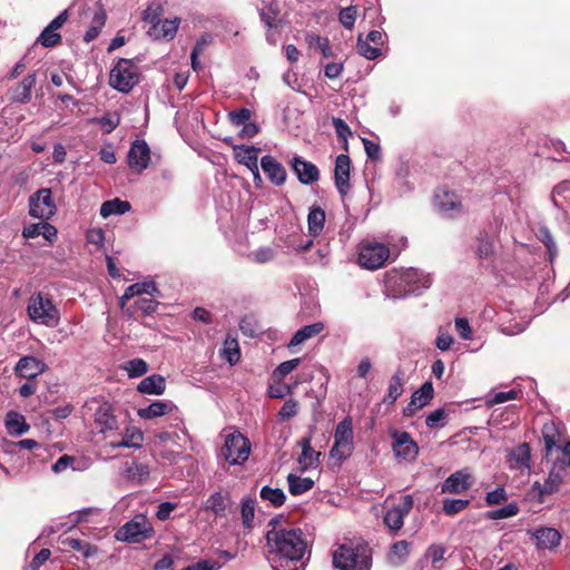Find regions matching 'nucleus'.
I'll use <instances>...</instances> for the list:
<instances>
[{
	"mask_svg": "<svg viewBox=\"0 0 570 570\" xmlns=\"http://www.w3.org/2000/svg\"><path fill=\"white\" fill-rule=\"evenodd\" d=\"M277 521L271 520L266 532L267 559L274 570H304L303 558L307 551V541L301 529H282Z\"/></svg>",
	"mask_w": 570,
	"mask_h": 570,
	"instance_id": "f257e3e1",
	"label": "nucleus"
},
{
	"mask_svg": "<svg viewBox=\"0 0 570 570\" xmlns=\"http://www.w3.org/2000/svg\"><path fill=\"white\" fill-rule=\"evenodd\" d=\"M333 564L338 570H370L371 549L367 544L350 542L340 546L333 553Z\"/></svg>",
	"mask_w": 570,
	"mask_h": 570,
	"instance_id": "f03ea898",
	"label": "nucleus"
},
{
	"mask_svg": "<svg viewBox=\"0 0 570 570\" xmlns=\"http://www.w3.org/2000/svg\"><path fill=\"white\" fill-rule=\"evenodd\" d=\"M27 312L33 323L56 327L60 322V312L48 295L37 293L28 301Z\"/></svg>",
	"mask_w": 570,
	"mask_h": 570,
	"instance_id": "7ed1b4c3",
	"label": "nucleus"
},
{
	"mask_svg": "<svg viewBox=\"0 0 570 570\" xmlns=\"http://www.w3.org/2000/svg\"><path fill=\"white\" fill-rule=\"evenodd\" d=\"M139 69L130 59H119L110 71L109 85L124 94H128L139 82Z\"/></svg>",
	"mask_w": 570,
	"mask_h": 570,
	"instance_id": "20e7f679",
	"label": "nucleus"
},
{
	"mask_svg": "<svg viewBox=\"0 0 570 570\" xmlns=\"http://www.w3.org/2000/svg\"><path fill=\"white\" fill-rule=\"evenodd\" d=\"M353 436V421L351 416H346L336 425L331 456L338 461L347 459L354 450Z\"/></svg>",
	"mask_w": 570,
	"mask_h": 570,
	"instance_id": "39448f33",
	"label": "nucleus"
},
{
	"mask_svg": "<svg viewBox=\"0 0 570 570\" xmlns=\"http://www.w3.org/2000/svg\"><path fill=\"white\" fill-rule=\"evenodd\" d=\"M250 453V443L240 432H233L225 439L220 456L229 464H243Z\"/></svg>",
	"mask_w": 570,
	"mask_h": 570,
	"instance_id": "423d86ee",
	"label": "nucleus"
},
{
	"mask_svg": "<svg viewBox=\"0 0 570 570\" xmlns=\"http://www.w3.org/2000/svg\"><path fill=\"white\" fill-rule=\"evenodd\" d=\"M154 535V528L144 514L135 515L116 532V539L130 543L141 542Z\"/></svg>",
	"mask_w": 570,
	"mask_h": 570,
	"instance_id": "0eeeda50",
	"label": "nucleus"
},
{
	"mask_svg": "<svg viewBox=\"0 0 570 570\" xmlns=\"http://www.w3.org/2000/svg\"><path fill=\"white\" fill-rule=\"evenodd\" d=\"M390 256V249L382 243H363L358 252V263L367 269H377L384 265Z\"/></svg>",
	"mask_w": 570,
	"mask_h": 570,
	"instance_id": "6e6552de",
	"label": "nucleus"
},
{
	"mask_svg": "<svg viewBox=\"0 0 570 570\" xmlns=\"http://www.w3.org/2000/svg\"><path fill=\"white\" fill-rule=\"evenodd\" d=\"M56 210L51 189L41 188L29 197V215L31 217L47 220L55 215Z\"/></svg>",
	"mask_w": 570,
	"mask_h": 570,
	"instance_id": "1a4fd4ad",
	"label": "nucleus"
},
{
	"mask_svg": "<svg viewBox=\"0 0 570 570\" xmlns=\"http://www.w3.org/2000/svg\"><path fill=\"white\" fill-rule=\"evenodd\" d=\"M411 275H413L411 271H389L384 278L386 295L392 298H402L410 295L414 291L413 287H409V277Z\"/></svg>",
	"mask_w": 570,
	"mask_h": 570,
	"instance_id": "9d476101",
	"label": "nucleus"
},
{
	"mask_svg": "<svg viewBox=\"0 0 570 570\" xmlns=\"http://www.w3.org/2000/svg\"><path fill=\"white\" fill-rule=\"evenodd\" d=\"M392 450L395 458L403 462H414L419 454V446L407 432L393 430L391 432Z\"/></svg>",
	"mask_w": 570,
	"mask_h": 570,
	"instance_id": "9b49d317",
	"label": "nucleus"
},
{
	"mask_svg": "<svg viewBox=\"0 0 570 570\" xmlns=\"http://www.w3.org/2000/svg\"><path fill=\"white\" fill-rule=\"evenodd\" d=\"M414 501L411 494L402 495L397 503L387 509L384 515L385 525L397 531L403 527L404 518L411 512Z\"/></svg>",
	"mask_w": 570,
	"mask_h": 570,
	"instance_id": "f8f14e48",
	"label": "nucleus"
},
{
	"mask_svg": "<svg viewBox=\"0 0 570 570\" xmlns=\"http://www.w3.org/2000/svg\"><path fill=\"white\" fill-rule=\"evenodd\" d=\"M475 482L470 469L464 468L450 474L441 485L442 493L461 494L468 491Z\"/></svg>",
	"mask_w": 570,
	"mask_h": 570,
	"instance_id": "ddd939ff",
	"label": "nucleus"
},
{
	"mask_svg": "<svg viewBox=\"0 0 570 570\" xmlns=\"http://www.w3.org/2000/svg\"><path fill=\"white\" fill-rule=\"evenodd\" d=\"M567 475V468L564 460H557L546 481L541 484L539 482L534 483V489L539 491L541 495H548L557 492L563 482L564 478Z\"/></svg>",
	"mask_w": 570,
	"mask_h": 570,
	"instance_id": "4468645a",
	"label": "nucleus"
},
{
	"mask_svg": "<svg viewBox=\"0 0 570 570\" xmlns=\"http://www.w3.org/2000/svg\"><path fill=\"white\" fill-rule=\"evenodd\" d=\"M434 205L440 213L449 217H454L463 210L460 197L455 193L446 189H441L435 193Z\"/></svg>",
	"mask_w": 570,
	"mask_h": 570,
	"instance_id": "2eb2a0df",
	"label": "nucleus"
},
{
	"mask_svg": "<svg viewBox=\"0 0 570 570\" xmlns=\"http://www.w3.org/2000/svg\"><path fill=\"white\" fill-rule=\"evenodd\" d=\"M36 83L37 71H32L8 90L10 102L28 104L31 100L32 88L36 86Z\"/></svg>",
	"mask_w": 570,
	"mask_h": 570,
	"instance_id": "dca6fc26",
	"label": "nucleus"
},
{
	"mask_svg": "<svg viewBox=\"0 0 570 570\" xmlns=\"http://www.w3.org/2000/svg\"><path fill=\"white\" fill-rule=\"evenodd\" d=\"M383 45V35L379 30H372L363 39L361 36L357 39L358 53L368 59L374 60L381 55V46Z\"/></svg>",
	"mask_w": 570,
	"mask_h": 570,
	"instance_id": "f3484780",
	"label": "nucleus"
},
{
	"mask_svg": "<svg viewBox=\"0 0 570 570\" xmlns=\"http://www.w3.org/2000/svg\"><path fill=\"white\" fill-rule=\"evenodd\" d=\"M150 149L146 141L136 140L132 142L128 153L129 167L138 173L142 171L149 166Z\"/></svg>",
	"mask_w": 570,
	"mask_h": 570,
	"instance_id": "a211bd4d",
	"label": "nucleus"
},
{
	"mask_svg": "<svg viewBox=\"0 0 570 570\" xmlns=\"http://www.w3.org/2000/svg\"><path fill=\"white\" fill-rule=\"evenodd\" d=\"M291 166L301 184L309 185L317 181L320 178L318 168L313 163L305 160L301 156L293 157Z\"/></svg>",
	"mask_w": 570,
	"mask_h": 570,
	"instance_id": "6ab92c4d",
	"label": "nucleus"
},
{
	"mask_svg": "<svg viewBox=\"0 0 570 570\" xmlns=\"http://www.w3.org/2000/svg\"><path fill=\"white\" fill-rule=\"evenodd\" d=\"M45 362L33 357L23 356L16 364L14 372L18 376L27 380H33L47 371Z\"/></svg>",
	"mask_w": 570,
	"mask_h": 570,
	"instance_id": "aec40b11",
	"label": "nucleus"
},
{
	"mask_svg": "<svg viewBox=\"0 0 570 570\" xmlns=\"http://www.w3.org/2000/svg\"><path fill=\"white\" fill-rule=\"evenodd\" d=\"M434 389L431 382H425L419 390L413 392L410 403L405 406L403 413L405 416H413L415 412L430 403L433 399Z\"/></svg>",
	"mask_w": 570,
	"mask_h": 570,
	"instance_id": "412c9836",
	"label": "nucleus"
},
{
	"mask_svg": "<svg viewBox=\"0 0 570 570\" xmlns=\"http://www.w3.org/2000/svg\"><path fill=\"white\" fill-rule=\"evenodd\" d=\"M351 159L347 155L341 154L336 157L334 179L335 186L341 195L347 194L350 189Z\"/></svg>",
	"mask_w": 570,
	"mask_h": 570,
	"instance_id": "4be33fe9",
	"label": "nucleus"
},
{
	"mask_svg": "<svg viewBox=\"0 0 570 570\" xmlns=\"http://www.w3.org/2000/svg\"><path fill=\"white\" fill-rule=\"evenodd\" d=\"M230 507L229 492L222 490L214 492L204 503V509L210 511L216 518H225Z\"/></svg>",
	"mask_w": 570,
	"mask_h": 570,
	"instance_id": "5701e85b",
	"label": "nucleus"
},
{
	"mask_svg": "<svg viewBox=\"0 0 570 570\" xmlns=\"http://www.w3.org/2000/svg\"><path fill=\"white\" fill-rule=\"evenodd\" d=\"M95 423L100 433H107L118 429V420L114 414L110 403H101L95 412Z\"/></svg>",
	"mask_w": 570,
	"mask_h": 570,
	"instance_id": "b1692460",
	"label": "nucleus"
},
{
	"mask_svg": "<svg viewBox=\"0 0 570 570\" xmlns=\"http://www.w3.org/2000/svg\"><path fill=\"white\" fill-rule=\"evenodd\" d=\"M531 451L528 443H521L508 453V464L512 470L521 473L530 470Z\"/></svg>",
	"mask_w": 570,
	"mask_h": 570,
	"instance_id": "393cba45",
	"label": "nucleus"
},
{
	"mask_svg": "<svg viewBox=\"0 0 570 570\" xmlns=\"http://www.w3.org/2000/svg\"><path fill=\"white\" fill-rule=\"evenodd\" d=\"M261 166L272 184L276 186H282L285 184L287 178L286 169L273 156H263L261 159Z\"/></svg>",
	"mask_w": 570,
	"mask_h": 570,
	"instance_id": "a878e982",
	"label": "nucleus"
},
{
	"mask_svg": "<svg viewBox=\"0 0 570 570\" xmlns=\"http://www.w3.org/2000/svg\"><path fill=\"white\" fill-rule=\"evenodd\" d=\"M180 23L179 18L165 19L154 23L148 30V35L156 40H171L175 38Z\"/></svg>",
	"mask_w": 570,
	"mask_h": 570,
	"instance_id": "bb28decb",
	"label": "nucleus"
},
{
	"mask_svg": "<svg viewBox=\"0 0 570 570\" xmlns=\"http://www.w3.org/2000/svg\"><path fill=\"white\" fill-rule=\"evenodd\" d=\"M261 148L255 146L235 145L233 146L234 158L237 163L246 166L248 169H256L258 166V154Z\"/></svg>",
	"mask_w": 570,
	"mask_h": 570,
	"instance_id": "cd10ccee",
	"label": "nucleus"
},
{
	"mask_svg": "<svg viewBox=\"0 0 570 570\" xmlns=\"http://www.w3.org/2000/svg\"><path fill=\"white\" fill-rule=\"evenodd\" d=\"M174 409L171 402L166 401H154L146 407H140L137 414L140 419L151 420L170 413Z\"/></svg>",
	"mask_w": 570,
	"mask_h": 570,
	"instance_id": "c85d7f7f",
	"label": "nucleus"
},
{
	"mask_svg": "<svg viewBox=\"0 0 570 570\" xmlns=\"http://www.w3.org/2000/svg\"><path fill=\"white\" fill-rule=\"evenodd\" d=\"M22 235L24 238H35L38 236H43L47 240H52L57 237V228L49 223L40 222L37 224H29L22 230Z\"/></svg>",
	"mask_w": 570,
	"mask_h": 570,
	"instance_id": "c756f323",
	"label": "nucleus"
},
{
	"mask_svg": "<svg viewBox=\"0 0 570 570\" xmlns=\"http://www.w3.org/2000/svg\"><path fill=\"white\" fill-rule=\"evenodd\" d=\"M166 382L161 375L153 374L140 381L137 391L142 394L161 395L165 392Z\"/></svg>",
	"mask_w": 570,
	"mask_h": 570,
	"instance_id": "7c9ffc66",
	"label": "nucleus"
},
{
	"mask_svg": "<svg viewBox=\"0 0 570 570\" xmlns=\"http://www.w3.org/2000/svg\"><path fill=\"white\" fill-rule=\"evenodd\" d=\"M324 330V324L322 322H316L309 325H305L295 332L293 337L288 343V348L295 347L297 345L303 344L307 340L317 336Z\"/></svg>",
	"mask_w": 570,
	"mask_h": 570,
	"instance_id": "2f4dec72",
	"label": "nucleus"
},
{
	"mask_svg": "<svg viewBox=\"0 0 570 570\" xmlns=\"http://www.w3.org/2000/svg\"><path fill=\"white\" fill-rule=\"evenodd\" d=\"M533 537L540 549H552L560 543L561 535L553 528H541L534 531Z\"/></svg>",
	"mask_w": 570,
	"mask_h": 570,
	"instance_id": "473e14b6",
	"label": "nucleus"
},
{
	"mask_svg": "<svg viewBox=\"0 0 570 570\" xmlns=\"http://www.w3.org/2000/svg\"><path fill=\"white\" fill-rule=\"evenodd\" d=\"M4 423L8 433L13 436H19L28 432L30 429V425L26 422L23 415L14 411L7 413Z\"/></svg>",
	"mask_w": 570,
	"mask_h": 570,
	"instance_id": "72a5a7b5",
	"label": "nucleus"
},
{
	"mask_svg": "<svg viewBox=\"0 0 570 570\" xmlns=\"http://www.w3.org/2000/svg\"><path fill=\"white\" fill-rule=\"evenodd\" d=\"M129 202L121 200L119 198H114L111 200H106L100 206V215L104 218H107L111 215H122L130 210Z\"/></svg>",
	"mask_w": 570,
	"mask_h": 570,
	"instance_id": "f704fd0d",
	"label": "nucleus"
},
{
	"mask_svg": "<svg viewBox=\"0 0 570 570\" xmlns=\"http://www.w3.org/2000/svg\"><path fill=\"white\" fill-rule=\"evenodd\" d=\"M105 23H106V12L104 11L102 8H98L96 10V12L94 13L91 23L83 36V41L89 43L92 40H95L99 36Z\"/></svg>",
	"mask_w": 570,
	"mask_h": 570,
	"instance_id": "c9c22d12",
	"label": "nucleus"
},
{
	"mask_svg": "<svg viewBox=\"0 0 570 570\" xmlns=\"http://www.w3.org/2000/svg\"><path fill=\"white\" fill-rule=\"evenodd\" d=\"M287 483L289 493L293 495H301L314 487V481L311 478H301L293 473L288 474Z\"/></svg>",
	"mask_w": 570,
	"mask_h": 570,
	"instance_id": "e433bc0d",
	"label": "nucleus"
},
{
	"mask_svg": "<svg viewBox=\"0 0 570 570\" xmlns=\"http://www.w3.org/2000/svg\"><path fill=\"white\" fill-rule=\"evenodd\" d=\"M406 271H411L413 275L409 277V287H413L414 291L411 294L419 295L423 289H426L431 286L432 279L429 274H425L415 268H407Z\"/></svg>",
	"mask_w": 570,
	"mask_h": 570,
	"instance_id": "4c0bfd02",
	"label": "nucleus"
},
{
	"mask_svg": "<svg viewBox=\"0 0 570 570\" xmlns=\"http://www.w3.org/2000/svg\"><path fill=\"white\" fill-rule=\"evenodd\" d=\"M325 212L321 207L311 208L307 216L308 232L311 236H318L324 228Z\"/></svg>",
	"mask_w": 570,
	"mask_h": 570,
	"instance_id": "58836bf2",
	"label": "nucleus"
},
{
	"mask_svg": "<svg viewBox=\"0 0 570 570\" xmlns=\"http://www.w3.org/2000/svg\"><path fill=\"white\" fill-rule=\"evenodd\" d=\"M142 440H144V435H142L141 431H139L137 429H132V430L127 429L124 438L119 442H111L110 446L114 449H116V448L138 449L141 446Z\"/></svg>",
	"mask_w": 570,
	"mask_h": 570,
	"instance_id": "ea45409f",
	"label": "nucleus"
},
{
	"mask_svg": "<svg viewBox=\"0 0 570 570\" xmlns=\"http://www.w3.org/2000/svg\"><path fill=\"white\" fill-rule=\"evenodd\" d=\"M222 356L225 358L230 365L236 364L239 361L240 352L237 338L232 334H227L224 347L222 350Z\"/></svg>",
	"mask_w": 570,
	"mask_h": 570,
	"instance_id": "a19ab883",
	"label": "nucleus"
},
{
	"mask_svg": "<svg viewBox=\"0 0 570 570\" xmlns=\"http://www.w3.org/2000/svg\"><path fill=\"white\" fill-rule=\"evenodd\" d=\"M403 372L397 370L390 380L387 394L385 401L389 403H394L403 393Z\"/></svg>",
	"mask_w": 570,
	"mask_h": 570,
	"instance_id": "79ce46f5",
	"label": "nucleus"
},
{
	"mask_svg": "<svg viewBox=\"0 0 570 570\" xmlns=\"http://www.w3.org/2000/svg\"><path fill=\"white\" fill-rule=\"evenodd\" d=\"M256 500L250 497L243 498L240 501V517L245 529H252L255 517Z\"/></svg>",
	"mask_w": 570,
	"mask_h": 570,
	"instance_id": "37998d69",
	"label": "nucleus"
},
{
	"mask_svg": "<svg viewBox=\"0 0 570 570\" xmlns=\"http://www.w3.org/2000/svg\"><path fill=\"white\" fill-rule=\"evenodd\" d=\"M62 546L69 547L70 549L80 552L85 558L92 557L97 552V548L87 541L75 538H62L60 540Z\"/></svg>",
	"mask_w": 570,
	"mask_h": 570,
	"instance_id": "c03bdc74",
	"label": "nucleus"
},
{
	"mask_svg": "<svg viewBox=\"0 0 570 570\" xmlns=\"http://www.w3.org/2000/svg\"><path fill=\"white\" fill-rule=\"evenodd\" d=\"M259 497L262 500L269 502L273 507H282L286 501L284 491L279 488H271L265 485L261 489Z\"/></svg>",
	"mask_w": 570,
	"mask_h": 570,
	"instance_id": "a18cd8bd",
	"label": "nucleus"
},
{
	"mask_svg": "<svg viewBox=\"0 0 570 570\" xmlns=\"http://www.w3.org/2000/svg\"><path fill=\"white\" fill-rule=\"evenodd\" d=\"M410 553V544L405 540L395 542L389 553V560L394 566L402 564Z\"/></svg>",
	"mask_w": 570,
	"mask_h": 570,
	"instance_id": "49530a36",
	"label": "nucleus"
},
{
	"mask_svg": "<svg viewBox=\"0 0 570 570\" xmlns=\"http://www.w3.org/2000/svg\"><path fill=\"white\" fill-rule=\"evenodd\" d=\"M148 364L142 358L130 360L124 366L129 377L142 376L148 372Z\"/></svg>",
	"mask_w": 570,
	"mask_h": 570,
	"instance_id": "de8ad7c7",
	"label": "nucleus"
},
{
	"mask_svg": "<svg viewBox=\"0 0 570 570\" xmlns=\"http://www.w3.org/2000/svg\"><path fill=\"white\" fill-rule=\"evenodd\" d=\"M470 504V500L464 499H445L443 501V512L446 515H454L463 511Z\"/></svg>",
	"mask_w": 570,
	"mask_h": 570,
	"instance_id": "09e8293b",
	"label": "nucleus"
},
{
	"mask_svg": "<svg viewBox=\"0 0 570 570\" xmlns=\"http://www.w3.org/2000/svg\"><path fill=\"white\" fill-rule=\"evenodd\" d=\"M320 455L321 453L316 452L313 448H307L302 451L298 463L304 470L315 468L318 463Z\"/></svg>",
	"mask_w": 570,
	"mask_h": 570,
	"instance_id": "8fccbe9b",
	"label": "nucleus"
},
{
	"mask_svg": "<svg viewBox=\"0 0 570 570\" xmlns=\"http://www.w3.org/2000/svg\"><path fill=\"white\" fill-rule=\"evenodd\" d=\"M307 41L311 47L315 46L316 48H318L325 58L333 57V51L332 48L330 47V41L327 38L317 35H309L307 37Z\"/></svg>",
	"mask_w": 570,
	"mask_h": 570,
	"instance_id": "3c124183",
	"label": "nucleus"
},
{
	"mask_svg": "<svg viewBox=\"0 0 570 570\" xmlns=\"http://www.w3.org/2000/svg\"><path fill=\"white\" fill-rule=\"evenodd\" d=\"M61 41V36L55 30L46 27L38 38V42H40L46 48H51L57 46Z\"/></svg>",
	"mask_w": 570,
	"mask_h": 570,
	"instance_id": "603ef678",
	"label": "nucleus"
},
{
	"mask_svg": "<svg viewBox=\"0 0 570 570\" xmlns=\"http://www.w3.org/2000/svg\"><path fill=\"white\" fill-rule=\"evenodd\" d=\"M446 419V412L444 409H436L433 412H431L426 419L425 424L430 429H440L444 426Z\"/></svg>",
	"mask_w": 570,
	"mask_h": 570,
	"instance_id": "864d4df0",
	"label": "nucleus"
},
{
	"mask_svg": "<svg viewBox=\"0 0 570 570\" xmlns=\"http://www.w3.org/2000/svg\"><path fill=\"white\" fill-rule=\"evenodd\" d=\"M301 363V358H292L289 361H285L281 363L274 371L273 376L275 379L282 380L291 372H293Z\"/></svg>",
	"mask_w": 570,
	"mask_h": 570,
	"instance_id": "5fc2aeb1",
	"label": "nucleus"
},
{
	"mask_svg": "<svg viewBox=\"0 0 570 570\" xmlns=\"http://www.w3.org/2000/svg\"><path fill=\"white\" fill-rule=\"evenodd\" d=\"M159 303L154 298H138L134 303V307L140 311L144 315H150L156 312Z\"/></svg>",
	"mask_w": 570,
	"mask_h": 570,
	"instance_id": "6e6d98bb",
	"label": "nucleus"
},
{
	"mask_svg": "<svg viewBox=\"0 0 570 570\" xmlns=\"http://www.w3.org/2000/svg\"><path fill=\"white\" fill-rule=\"evenodd\" d=\"M230 122L234 126H242L250 120L252 112L247 108L236 109L229 112L228 115Z\"/></svg>",
	"mask_w": 570,
	"mask_h": 570,
	"instance_id": "4d7b16f0",
	"label": "nucleus"
},
{
	"mask_svg": "<svg viewBox=\"0 0 570 570\" xmlns=\"http://www.w3.org/2000/svg\"><path fill=\"white\" fill-rule=\"evenodd\" d=\"M135 288H136L137 296L142 295V294H147L153 297L161 296L159 288L151 281L135 283Z\"/></svg>",
	"mask_w": 570,
	"mask_h": 570,
	"instance_id": "13d9d810",
	"label": "nucleus"
},
{
	"mask_svg": "<svg viewBox=\"0 0 570 570\" xmlns=\"http://www.w3.org/2000/svg\"><path fill=\"white\" fill-rule=\"evenodd\" d=\"M519 509L515 504H508L501 509L488 512V518L491 520L507 519L518 514Z\"/></svg>",
	"mask_w": 570,
	"mask_h": 570,
	"instance_id": "bf43d9fd",
	"label": "nucleus"
},
{
	"mask_svg": "<svg viewBox=\"0 0 570 570\" xmlns=\"http://www.w3.org/2000/svg\"><path fill=\"white\" fill-rule=\"evenodd\" d=\"M356 14L357 11L355 7H347L340 11L338 20L345 28L352 29L356 20Z\"/></svg>",
	"mask_w": 570,
	"mask_h": 570,
	"instance_id": "052dcab7",
	"label": "nucleus"
},
{
	"mask_svg": "<svg viewBox=\"0 0 570 570\" xmlns=\"http://www.w3.org/2000/svg\"><path fill=\"white\" fill-rule=\"evenodd\" d=\"M297 413H298V403L295 400L289 399V400L285 401V403L281 407V410L278 412V416L281 417V420H289V419L294 417Z\"/></svg>",
	"mask_w": 570,
	"mask_h": 570,
	"instance_id": "680f3d73",
	"label": "nucleus"
},
{
	"mask_svg": "<svg viewBox=\"0 0 570 570\" xmlns=\"http://www.w3.org/2000/svg\"><path fill=\"white\" fill-rule=\"evenodd\" d=\"M455 330L458 331L460 337L462 340H471L472 338V328L468 318L465 317H456L454 321Z\"/></svg>",
	"mask_w": 570,
	"mask_h": 570,
	"instance_id": "e2e57ef3",
	"label": "nucleus"
},
{
	"mask_svg": "<svg viewBox=\"0 0 570 570\" xmlns=\"http://www.w3.org/2000/svg\"><path fill=\"white\" fill-rule=\"evenodd\" d=\"M508 499L507 492L503 488H497L487 493L485 502L488 505H495L505 502Z\"/></svg>",
	"mask_w": 570,
	"mask_h": 570,
	"instance_id": "0e129e2a",
	"label": "nucleus"
},
{
	"mask_svg": "<svg viewBox=\"0 0 570 570\" xmlns=\"http://www.w3.org/2000/svg\"><path fill=\"white\" fill-rule=\"evenodd\" d=\"M546 450L551 452L553 448H558V439L554 433V428L552 425L546 424L542 430Z\"/></svg>",
	"mask_w": 570,
	"mask_h": 570,
	"instance_id": "69168bd1",
	"label": "nucleus"
},
{
	"mask_svg": "<svg viewBox=\"0 0 570 570\" xmlns=\"http://www.w3.org/2000/svg\"><path fill=\"white\" fill-rule=\"evenodd\" d=\"M332 124L335 128L336 135L340 139H343L345 145L347 144V138L352 136V131L348 125L341 118H333Z\"/></svg>",
	"mask_w": 570,
	"mask_h": 570,
	"instance_id": "338daca9",
	"label": "nucleus"
},
{
	"mask_svg": "<svg viewBox=\"0 0 570 570\" xmlns=\"http://www.w3.org/2000/svg\"><path fill=\"white\" fill-rule=\"evenodd\" d=\"M220 567L222 566L218 561L202 560L186 567L184 570H218Z\"/></svg>",
	"mask_w": 570,
	"mask_h": 570,
	"instance_id": "774afa93",
	"label": "nucleus"
}]
</instances>
